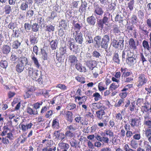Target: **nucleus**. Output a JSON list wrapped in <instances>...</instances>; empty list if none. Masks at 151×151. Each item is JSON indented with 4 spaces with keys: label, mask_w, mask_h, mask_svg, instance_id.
I'll use <instances>...</instances> for the list:
<instances>
[{
    "label": "nucleus",
    "mask_w": 151,
    "mask_h": 151,
    "mask_svg": "<svg viewBox=\"0 0 151 151\" xmlns=\"http://www.w3.org/2000/svg\"><path fill=\"white\" fill-rule=\"evenodd\" d=\"M86 6L87 4L86 2L85 1L82 2L81 6L80 7L79 11L80 12L84 11L86 9Z\"/></svg>",
    "instance_id": "obj_44"
},
{
    "label": "nucleus",
    "mask_w": 151,
    "mask_h": 151,
    "mask_svg": "<svg viewBox=\"0 0 151 151\" xmlns=\"http://www.w3.org/2000/svg\"><path fill=\"white\" fill-rule=\"evenodd\" d=\"M68 45L70 50L75 54H76L78 52V46L75 45L74 42H69L68 43Z\"/></svg>",
    "instance_id": "obj_5"
},
{
    "label": "nucleus",
    "mask_w": 151,
    "mask_h": 151,
    "mask_svg": "<svg viewBox=\"0 0 151 151\" xmlns=\"http://www.w3.org/2000/svg\"><path fill=\"white\" fill-rule=\"evenodd\" d=\"M92 106L94 109H97L100 108L101 107V105L99 103H95L93 104Z\"/></svg>",
    "instance_id": "obj_62"
},
{
    "label": "nucleus",
    "mask_w": 151,
    "mask_h": 151,
    "mask_svg": "<svg viewBox=\"0 0 151 151\" xmlns=\"http://www.w3.org/2000/svg\"><path fill=\"white\" fill-rule=\"evenodd\" d=\"M54 135L56 138L62 140L65 138V135L63 132H60V131H55L54 133Z\"/></svg>",
    "instance_id": "obj_9"
},
{
    "label": "nucleus",
    "mask_w": 151,
    "mask_h": 151,
    "mask_svg": "<svg viewBox=\"0 0 151 151\" xmlns=\"http://www.w3.org/2000/svg\"><path fill=\"white\" fill-rule=\"evenodd\" d=\"M104 24H105V23L102 21V19H98L97 20V25L99 29H103Z\"/></svg>",
    "instance_id": "obj_32"
},
{
    "label": "nucleus",
    "mask_w": 151,
    "mask_h": 151,
    "mask_svg": "<svg viewBox=\"0 0 151 151\" xmlns=\"http://www.w3.org/2000/svg\"><path fill=\"white\" fill-rule=\"evenodd\" d=\"M34 91V90L32 87L29 88L26 93V98H28L29 97L31 93Z\"/></svg>",
    "instance_id": "obj_56"
},
{
    "label": "nucleus",
    "mask_w": 151,
    "mask_h": 151,
    "mask_svg": "<svg viewBox=\"0 0 151 151\" xmlns=\"http://www.w3.org/2000/svg\"><path fill=\"white\" fill-rule=\"evenodd\" d=\"M95 138L97 140L104 143L108 144L109 142V138L103 133L101 134V136L98 134H96Z\"/></svg>",
    "instance_id": "obj_3"
},
{
    "label": "nucleus",
    "mask_w": 151,
    "mask_h": 151,
    "mask_svg": "<svg viewBox=\"0 0 151 151\" xmlns=\"http://www.w3.org/2000/svg\"><path fill=\"white\" fill-rule=\"evenodd\" d=\"M86 63L89 69L91 70H93L96 65V61L94 60H87Z\"/></svg>",
    "instance_id": "obj_13"
},
{
    "label": "nucleus",
    "mask_w": 151,
    "mask_h": 151,
    "mask_svg": "<svg viewBox=\"0 0 151 151\" xmlns=\"http://www.w3.org/2000/svg\"><path fill=\"white\" fill-rule=\"evenodd\" d=\"M135 103L133 102L131 103V104L129 105V109L131 111H133L134 110V109L135 107Z\"/></svg>",
    "instance_id": "obj_64"
},
{
    "label": "nucleus",
    "mask_w": 151,
    "mask_h": 151,
    "mask_svg": "<svg viewBox=\"0 0 151 151\" xmlns=\"http://www.w3.org/2000/svg\"><path fill=\"white\" fill-rule=\"evenodd\" d=\"M144 124L147 127V129H151V120L144 121Z\"/></svg>",
    "instance_id": "obj_48"
},
{
    "label": "nucleus",
    "mask_w": 151,
    "mask_h": 151,
    "mask_svg": "<svg viewBox=\"0 0 151 151\" xmlns=\"http://www.w3.org/2000/svg\"><path fill=\"white\" fill-rule=\"evenodd\" d=\"M24 69V65L20 64L18 63L16 65V70L18 73H21L22 72Z\"/></svg>",
    "instance_id": "obj_31"
},
{
    "label": "nucleus",
    "mask_w": 151,
    "mask_h": 151,
    "mask_svg": "<svg viewBox=\"0 0 151 151\" xmlns=\"http://www.w3.org/2000/svg\"><path fill=\"white\" fill-rule=\"evenodd\" d=\"M65 136L68 138H71L73 137L75 135L74 132H72L70 131H66L65 133Z\"/></svg>",
    "instance_id": "obj_39"
},
{
    "label": "nucleus",
    "mask_w": 151,
    "mask_h": 151,
    "mask_svg": "<svg viewBox=\"0 0 151 151\" xmlns=\"http://www.w3.org/2000/svg\"><path fill=\"white\" fill-rule=\"evenodd\" d=\"M39 26L38 24L33 23L32 25V30L35 32H36L38 30Z\"/></svg>",
    "instance_id": "obj_51"
},
{
    "label": "nucleus",
    "mask_w": 151,
    "mask_h": 151,
    "mask_svg": "<svg viewBox=\"0 0 151 151\" xmlns=\"http://www.w3.org/2000/svg\"><path fill=\"white\" fill-rule=\"evenodd\" d=\"M68 59L69 62L73 65L75 64L78 61L77 58L73 55L69 56Z\"/></svg>",
    "instance_id": "obj_25"
},
{
    "label": "nucleus",
    "mask_w": 151,
    "mask_h": 151,
    "mask_svg": "<svg viewBox=\"0 0 151 151\" xmlns=\"http://www.w3.org/2000/svg\"><path fill=\"white\" fill-rule=\"evenodd\" d=\"M113 60L114 62L116 63L117 64H119L120 63V60L119 59V55L118 53H115V54L113 56Z\"/></svg>",
    "instance_id": "obj_38"
},
{
    "label": "nucleus",
    "mask_w": 151,
    "mask_h": 151,
    "mask_svg": "<svg viewBox=\"0 0 151 151\" xmlns=\"http://www.w3.org/2000/svg\"><path fill=\"white\" fill-rule=\"evenodd\" d=\"M149 104L145 105L141 107V111L143 113H144L145 112L147 113L149 111Z\"/></svg>",
    "instance_id": "obj_35"
},
{
    "label": "nucleus",
    "mask_w": 151,
    "mask_h": 151,
    "mask_svg": "<svg viewBox=\"0 0 151 151\" xmlns=\"http://www.w3.org/2000/svg\"><path fill=\"white\" fill-rule=\"evenodd\" d=\"M27 70L29 76L33 78H37L38 75L37 73V70H35L31 68H28Z\"/></svg>",
    "instance_id": "obj_7"
},
{
    "label": "nucleus",
    "mask_w": 151,
    "mask_h": 151,
    "mask_svg": "<svg viewBox=\"0 0 151 151\" xmlns=\"http://www.w3.org/2000/svg\"><path fill=\"white\" fill-rule=\"evenodd\" d=\"M110 40L109 35H104L102 39L101 47L106 49L107 48L108 43H109Z\"/></svg>",
    "instance_id": "obj_6"
},
{
    "label": "nucleus",
    "mask_w": 151,
    "mask_h": 151,
    "mask_svg": "<svg viewBox=\"0 0 151 151\" xmlns=\"http://www.w3.org/2000/svg\"><path fill=\"white\" fill-rule=\"evenodd\" d=\"M31 58L35 67L37 68H39L40 66V65L39 64L38 59L35 57L34 54H32L31 56Z\"/></svg>",
    "instance_id": "obj_16"
},
{
    "label": "nucleus",
    "mask_w": 151,
    "mask_h": 151,
    "mask_svg": "<svg viewBox=\"0 0 151 151\" xmlns=\"http://www.w3.org/2000/svg\"><path fill=\"white\" fill-rule=\"evenodd\" d=\"M86 21L89 25L94 26L96 22V19L93 16H91L88 17Z\"/></svg>",
    "instance_id": "obj_15"
},
{
    "label": "nucleus",
    "mask_w": 151,
    "mask_h": 151,
    "mask_svg": "<svg viewBox=\"0 0 151 151\" xmlns=\"http://www.w3.org/2000/svg\"><path fill=\"white\" fill-rule=\"evenodd\" d=\"M76 106V105L74 104H69L67 106V108L68 110H72L74 109Z\"/></svg>",
    "instance_id": "obj_57"
},
{
    "label": "nucleus",
    "mask_w": 151,
    "mask_h": 151,
    "mask_svg": "<svg viewBox=\"0 0 151 151\" xmlns=\"http://www.w3.org/2000/svg\"><path fill=\"white\" fill-rule=\"evenodd\" d=\"M94 42H96V45L98 47L100 46L101 47V37L99 35L96 36L94 39Z\"/></svg>",
    "instance_id": "obj_21"
},
{
    "label": "nucleus",
    "mask_w": 151,
    "mask_h": 151,
    "mask_svg": "<svg viewBox=\"0 0 151 151\" xmlns=\"http://www.w3.org/2000/svg\"><path fill=\"white\" fill-rule=\"evenodd\" d=\"M96 117L99 119H102V116L105 114V112L103 110H100L96 112Z\"/></svg>",
    "instance_id": "obj_26"
},
{
    "label": "nucleus",
    "mask_w": 151,
    "mask_h": 151,
    "mask_svg": "<svg viewBox=\"0 0 151 151\" xmlns=\"http://www.w3.org/2000/svg\"><path fill=\"white\" fill-rule=\"evenodd\" d=\"M20 3V8L22 11H27L28 8L30 7V4H31V1L29 0L21 1Z\"/></svg>",
    "instance_id": "obj_4"
},
{
    "label": "nucleus",
    "mask_w": 151,
    "mask_h": 151,
    "mask_svg": "<svg viewBox=\"0 0 151 151\" xmlns=\"http://www.w3.org/2000/svg\"><path fill=\"white\" fill-rule=\"evenodd\" d=\"M145 134L147 138L148 139L151 137V129H145Z\"/></svg>",
    "instance_id": "obj_54"
},
{
    "label": "nucleus",
    "mask_w": 151,
    "mask_h": 151,
    "mask_svg": "<svg viewBox=\"0 0 151 151\" xmlns=\"http://www.w3.org/2000/svg\"><path fill=\"white\" fill-rule=\"evenodd\" d=\"M56 88H59L61 90L63 91H65L67 90V87L63 84H58L56 86Z\"/></svg>",
    "instance_id": "obj_45"
},
{
    "label": "nucleus",
    "mask_w": 151,
    "mask_h": 151,
    "mask_svg": "<svg viewBox=\"0 0 151 151\" xmlns=\"http://www.w3.org/2000/svg\"><path fill=\"white\" fill-rule=\"evenodd\" d=\"M124 99H119L117 103H115L114 104V106L116 107H119L124 102Z\"/></svg>",
    "instance_id": "obj_55"
},
{
    "label": "nucleus",
    "mask_w": 151,
    "mask_h": 151,
    "mask_svg": "<svg viewBox=\"0 0 151 151\" xmlns=\"http://www.w3.org/2000/svg\"><path fill=\"white\" fill-rule=\"evenodd\" d=\"M76 68L79 71L81 72H86V68L83 67L81 64L79 63H76Z\"/></svg>",
    "instance_id": "obj_24"
},
{
    "label": "nucleus",
    "mask_w": 151,
    "mask_h": 151,
    "mask_svg": "<svg viewBox=\"0 0 151 151\" xmlns=\"http://www.w3.org/2000/svg\"><path fill=\"white\" fill-rule=\"evenodd\" d=\"M134 0H132L127 4V7L130 11H132L134 9Z\"/></svg>",
    "instance_id": "obj_41"
},
{
    "label": "nucleus",
    "mask_w": 151,
    "mask_h": 151,
    "mask_svg": "<svg viewBox=\"0 0 151 151\" xmlns=\"http://www.w3.org/2000/svg\"><path fill=\"white\" fill-rule=\"evenodd\" d=\"M124 150L125 151H135L130 147L127 144H125L124 147Z\"/></svg>",
    "instance_id": "obj_53"
},
{
    "label": "nucleus",
    "mask_w": 151,
    "mask_h": 151,
    "mask_svg": "<svg viewBox=\"0 0 151 151\" xmlns=\"http://www.w3.org/2000/svg\"><path fill=\"white\" fill-rule=\"evenodd\" d=\"M93 96L94 97V100L95 101H98L101 99V96L97 92H96L93 95Z\"/></svg>",
    "instance_id": "obj_49"
},
{
    "label": "nucleus",
    "mask_w": 151,
    "mask_h": 151,
    "mask_svg": "<svg viewBox=\"0 0 151 151\" xmlns=\"http://www.w3.org/2000/svg\"><path fill=\"white\" fill-rule=\"evenodd\" d=\"M119 85V83H111L109 87V89L111 91H113L117 88Z\"/></svg>",
    "instance_id": "obj_36"
},
{
    "label": "nucleus",
    "mask_w": 151,
    "mask_h": 151,
    "mask_svg": "<svg viewBox=\"0 0 151 151\" xmlns=\"http://www.w3.org/2000/svg\"><path fill=\"white\" fill-rule=\"evenodd\" d=\"M72 32H73V36L75 39L76 42L80 44H82L83 40V35L81 32L77 31H72Z\"/></svg>",
    "instance_id": "obj_1"
},
{
    "label": "nucleus",
    "mask_w": 151,
    "mask_h": 151,
    "mask_svg": "<svg viewBox=\"0 0 151 151\" xmlns=\"http://www.w3.org/2000/svg\"><path fill=\"white\" fill-rule=\"evenodd\" d=\"M129 43L130 47L131 49L135 50L137 49V45L135 42L133 38H131L129 40Z\"/></svg>",
    "instance_id": "obj_20"
},
{
    "label": "nucleus",
    "mask_w": 151,
    "mask_h": 151,
    "mask_svg": "<svg viewBox=\"0 0 151 151\" xmlns=\"http://www.w3.org/2000/svg\"><path fill=\"white\" fill-rule=\"evenodd\" d=\"M51 47L52 50L55 49L57 46V42L56 40H52L50 43Z\"/></svg>",
    "instance_id": "obj_43"
},
{
    "label": "nucleus",
    "mask_w": 151,
    "mask_h": 151,
    "mask_svg": "<svg viewBox=\"0 0 151 151\" xmlns=\"http://www.w3.org/2000/svg\"><path fill=\"white\" fill-rule=\"evenodd\" d=\"M129 145L132 149H136L138 146V142L135 139H132Z\"/></svg>",
    "instance_id": "obj_22"
},
{
    "label": "nucleus",
    "mask_w": 151,
    "mask_h": 151,
    "mask_svg": "<svg viewBox=\"0 0 151 151\" xmlns=\"http://www.w3.org/2000/svg\"><path fill=\"white\" fill-rule=\"evenodd\" d=\"M18 63L26 65L28 63L27 58L24 56L18 57L17 60Z\"/></svg>",
    "instance_id": "obj_10"
},
{
    "label": "nucleus",
    "mask_w": 151,
    "mask_h": 151,
    "mask_svg": "<svg viewBox=\"0 0 151 151\" xmlns=\"http://www.w3.org/2000/svg\"><path fill=\"white\" fill-rule=\"evenodd\" d=\"M124 40L122 39L121 40H119V41L115 40H113L112 42V45L116 48H118L119 46H121L122 45L123 46L124 44Z\"/></svg>",
    "instance_id": "obj_11"
},
{
    "label": "nucleus",
    "mask_w": 151,
    "mask_h": 151,
    "mask_svg": "<svg viewBox=\"0 0 151 151\" xmlns=\"http://www.w3.org/2000/svg\"><path fill=\"white\" fill-rule=\"evenodd\" d=\"M92 54L93 57L96 58H99L101 57V55L100 53L96 50L94 51L93 52Z\"/></svg>",
    "instance_id": "obj_59"
},
{
    "label": "nucleus",
    "mask_w": 151,
    "mask_h": 151,
    "mask_svg": "<svg viewBox=\"0 0 151 151\" xmlns=\"http://www.w3.org/2000/svg\"><path fill=\"white\" fill-rule=\"evenodd\" d=\"M58 146L62 150H68L69 147V145L68 144L63 142H60L58 144Z\"/></svg>",
    "instance_id": "obj_18"
},
{
    "label": "nucleus",
    "mask_w": 151,
    "mask_h": 151,
    "mask_svg": "<svg viewBox=\"0 0 151 151\" xmlns=\"http://www.w3.org/2000/svg\"><path fill=\"white\" fill-rule=\"evenodd\" d=\"M27 113L30 114L35 115L37 114V111H35L30 107H28L27 110Z\"/></svg>",
    "instance_id": "obj_46"
},
{
    "label": "nucleus",
    "mask_w": 151,
    "mask_h": 151,
    "mask_svg": "<svg viewBox=\"0 0 151 151\" xmlns=\"http://www.w3.org/2000/svg\"><path fill=\"white\" fill-rule=\"evenodd\" d=\"M73 27L74 29L76 30L75 31L80 32L79 30L81 29V26L80 24H79L78 23H74L73 24Z\"/></svg>",
    "instance_id": "obj_50"
},
{
    "label": "nucleus",
    "mask_w": 151,
    "mask_h": 151,
    "mask_svg": "<svg viewBox=\"0 0 151 151\" xmlns=\"http://www.w3.org/2000/svg\"><path fill=\"white\" fill-rule=\"evenodd\" d=\"M11 7L9 5H5L4 7V10L5 14H9L12 11V9Z\"/></svg>",
    "instance_id": "obj_30"
},
{
    "label": "nucleus",
    "mask_w": 151,
    "mask_h": 151,
    "mask_svg": "<svg viewBox=\"0 0 151 151\" xmlns=\"http://www.w3.org/2000/svg\"><path fill=\"white\" fill-rule=\"evenodd\" d=\"M46 31L51 32H53L55 29V27L51 24L47 25L46 27Z\"/></svg>",
    "instance_id": "obj_34"
},
{
    "label": "nucleus",
    "mask_w": 151,
    "mask_h": 151,
    "mask_svg": "<svg viewBox=\"0 0 151 151\" xmlns=\"http://www.w3.org/2000/svg\"><path fill=\"white\" fill-rule=\"evenodd\" d=\"M37 22L40 25H42L44 23V19L41 16H39L37 18Z\"/></svg>",
    "instance_id": "obj_63"
},
{
    "label": "nucleus",
    "mask_w": 151,
    "mask_h": 151,
    "mask_svg": "<svg viewBox=\"0 0 151 151\" xmlns=\"http://www.w3.org/2000/svg\"><path fill=\"white\" fill-rule=\"evenodd\" d=\"M24 27L25 29L27 32H29L31 29V26L30 24L25 23L24 24Z\"/></svg>",
    "instance_id": "obj_60"
},
{
    "label": "nucleus",
    "mask_w": 151,
    "mask_h": 151,
    "mask_svg": "<svg viewBox=\"0 0 151 151\" xmlns=\"http://www.w3.org/2000/svg\"><path fill=\"white\" fill-rule=\"evenodd\" d=\"M0 66L4 68H6L8 66V62L5 60H2L0 63Z\"/></svg>",
    "instance_id": "obj_47"
},
{
    "label": "nucleus",
    "mask_w": 151,
    "mask_h": 151,
    "mask_svg": "<svg viewBox=\"0 0 151 151\" xmlns=\"http://www.w3.org/2000/svg\"><path fill=\"white\" fill-rule=\"evenodd\" d=\"M113 32L116 35H120V31L119 27L116 24H114L113 25Z\"/></svg>",
    "instance_id": "obj_19"
},
{
    "label": "nucleus",
    "mask_w": 151,
    "mask_h": 151,
    "mask_svg": "<svg viewBox=\"0 0 151 151\" xmlns=\"http://www.w3.org/2000/svg\"><path fill=\"white\" fill-rule=\"evenodd\" d=\"M123 119L122 116L121 114L118 113L116 114V120L117 122L120 121Z\"/></svg>",
    "instance_id": "obj_61"
},
{
    "label": "nucleus",
    "mask_w": 151,
    "mask_h": 151,
    "mask_svg": "<svg viewBox=\"0 0 151 151\" xmlns=\"http://www.w3.org/2000/svg\"><path fill=\"white\" fill-rule=\"evenodd\" d=\"M52 126L53 128L58 129L59 127V120L58 119H54L52 121Z\"/></svg>",
    "instance_id": "obj_23"
},
{
    "label": "nucleus",
    "mask_w": 151,
    "mask_h": 151,
    "mask_svg": "<svg viewBox=\"0 0 151 151\" xmlns=\"http://www.w3.org/2000/svg\"><path fill=\"white\" fill-rule=\"evenodd\" d=\"M147 77L144 74H142L139 75L138 78L137 87L139 88H141L143 85L147 83Z\"/></svg>",
    "instance_id": "obj_2"
},
{
    "label": "nucleus",
    "mask_w": 151,
    "mask_h": 151,
    "mask_svg": "<svg viewBox=\"0 0 151 151\" xmlns=\"http://www.w3.org/2000/svg\"><path fill=\"white\" fill-rule=\"evenodd\" d=\"M132 55H130L126 60V62L127 64L130 66L133 65L135 62L136 59L133 57L131 56Z\"/></svg>",
    "instance_id": "obj_14"
},
{
    "label": "nucleus",
    "mask_w": 151,
    "mask_h": 151,
    "mask_svg": "<svg viewBox=\"0 0 151 151\" xmlns=\"http://www.w3.org/2000/svg\"><path fill=\"white\" fill-rule=\"evenodd\" d=\"M142 45L145 49L148 51L150 50V45H149L148 42L145 40H144L142 42Z\"/></svg>",
    "instance_id": "obj_40"
},
{
    "label": "nucleus",
    "mask_w": 151,
    "mask_h": 151,
    "mask_svg": "<svg viewBox=\"0 0 151 151\" xmlns=\"http://www.w3.org/2000/svg\"><path fill=\"white\" fill-rule=\"evenodd\" d=\"M84 36L85 39L91 37V32L89 31H85L84 32Z\"/></svg>",
    "instance_id": "obj_52"
},
{
    "label": "nucleus",
    "mask_w": 151,
    "mask_h": 151,
    "mask_svg": "<svg viewBox=\"0 0 151 151\" xmlns=\"http://www.w3.org/2000/svg\"><path fill=\"white\" fill-rule=\"evenodd\" d=\"M29 40L31 44L33 45H34L35 43H36L37 42V38L35 36L33 35L30 36Z\"/></svg>",
    "instance_id": "obj_37"
},
{
    "label": "nucleus",
    "mask_w": 151,
    "mask_h": 151,
    "mask_svg": "<svg viewBox=\"0 0 151 151\" xmlns=\"http://www.w3.org/2000/svg\"><path fill=\"white\" fill-rule=\"evenodd\" d=\"M20 45L21 43L18 41L16 40L13 42L12 47L13 48L17 49L20 46Z\"/></svg>",
    "instance_id": "obj_42"
},
{
    "label": "nucleus",
    "mask_w": 151,
    "mask_h": 151,
    "mask_svg": "<svg viewBox=\"0 0 151 151\" xmlns=\"http://www.w3.org/2000/svg\"><path fill=\"white\" fill-rule=\"evenodd\" d=\"M32 125L33 124L31 123L26 124V125L21 123L19 125V127L22 131L25 132L27 130L30 129Z\"/></svg>",
    "instance_id": "obj_12"
},
{
    "label": "nucleus",
    "mask_w": 151,
    "mask_h": 151,
    "mask_svg": "<svg viewBox=\"0 0 151 151\" xmlns=\"http://www.w3.org/2000/svg\"><path fill=\"white\" fill-rule=\"evenodd\" d=\"M43 103L42 101H40V102H37L33 104L34 107L36 109H39L40 106L42 105Z\"/></svg>",
    "instance_id": "obj_58"
},
{
    "label": "nucleus",
    "mask_w": 151,
    "mask_h": 151,
    "mask_svg": "<svg viewBox=\"0 0 151 151\" xmlns=\"http://www.w3.org/2000/svg\"><path fill=\"white\" fill-rule=\"evenodd\" d=\"M76 129L77 128L75 125L73 124L68 126L66 127V130L72 132H74L76 130Z\"/></svg>",
    "instance_id": "obj_28"
},
{
    "label": "nucleus",
    "mask_w": 151,
    "mask_h": 151,
    "mask_svg": "<svg viewBox=\"0 0 151 151\" xmlns=\"http://www.w3.org/2000/svg\"><path fill=\"white\" fill-rule=\"evenodd\" d=\"M131 125L132 127L138 126L139 125V120L137 118L132 119L130 120Z\"/></svg>",
    "instance_id": "obj_27"
},
{
    "label": "nucleus",
    "mask_w": 151,
    "mask_h": 151,
    "mask_svg": "<svg viewBox=\"0 0 151 151\" xmlns=\"http://www.w3.org/2000/svg\"><path fill=\"white\" fill-rule=\"evenodd\" d=\"M11 48L7 45H4L2 48V51L3 53L7 54L9 53L10 51Z\"/></svg>",
    "instance_id": "obj_29"
},
{
    "label": "nucleus",
    "mask_w": 151,
    "mask_h": 151,
    "mask_svg": "<svg viewBox=\"0 0 151 151\" xmlns=\"http://www.w3.org/2000/svg\"><path fill=\"white\" fill-rule=\"evenodd\" d=\"M130 54L133 55V53H132L129 50H124L122 52V61H123L125 60V58H127Z\"/></svg>",
    "instance_id": "obj_17"
},
{
    "label": "nucleus",
    "mask_w": 151,
    "mask_h": 151,
    "mask_svg": "<svg viewBox=\"0 0 151 151\" xmlns=\"http://www.w3.org/2000/svg\"><path fill=\"white\" fill-rule=\"evenodd\" d=\"M94 12L99 15H102L104 13L102 9L96 3H94Z\"/></svg>",
    "instance_id": "obj_8"
},
{
    "label": "nucleus",
    "mask_w": 151,
    "mask_h": 151,
    "mask_svg": "<svg viewBox=\"0 0 151 151\" xmlns=\"http://www.w3.org/2000/svg\"><path fill=\"white\" fill-rule=\"evenodd\" d=\"M103 133L106 136L108 135L110 137H114V133L112 131L109 129H106Z\"/></svg>",
    "instance_id": "obj_33"
}]
</instances>
